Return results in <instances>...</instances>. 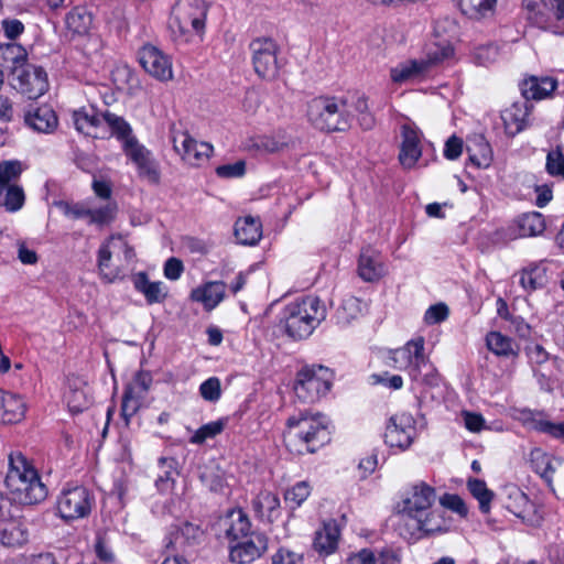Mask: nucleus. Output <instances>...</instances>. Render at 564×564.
Returning <instances> with one entry per match:
<instances>
[{
	"instance_id": "obj_59",
	"label": "nucleus",
	"mask_w": 564,
	"mask_h": 564,
	"mask_svg": "<svg viewBox=\"0 0 564 564\" xmlns=\"http://www.w3.org/2000/svg\"><path fill=\"white\" fill-rule=\"evenodd\" d=\"M498 57V47L495 45H484L475 50L474 58L477 64L488 66Z\"/></svg>"
},
{
	"instance_id": "obj_45",
	"label": "nucleus",
	"mask_w": 564,
	"mask_h": 564,
	"mask_svg": "<svg viewBox=\"0 0 564 564\" xmlns=\"http://www.w3.org/2000/svg\"><path fill=\"white\" fill-rule=\"evenodd\" d=\"M104 119L110 127L112 134H115L123 143L128 139H137L133 137L130 124L122 118L111 112H106Z\"/></svg>"
},
{
	"instance_id": "obj_17",
	"label": "nucleus",
	"mask_w": 564,
	"mask_h": 564,
	"mask_svg": "<svg viewBox=\"0 0 564 564\" xmlns=\"http://www.w3.org/2000/svg\"><path fill=\"white\" fill-rule=\"evenodd\" d=\"M436 495L433 487L425 482L414 485L411 495L402 501V517L405 521L411 518L423 513L431 508L435 501Z\"/></svg>"
},
{
	"instance_id": "obj_8",
	"label": "nucleus",
	"mask_w": 564,
	"mask_h": 564,
	"mask_svg": "<svg viewBox=\"0 0 564 564\" xmlns=\"http://www.w3.org/2000/svg\"><path fill=\"white\" fill-rule=\"evenodd\" d=\"M249 50L254 73L265 80L276 79L283 65L278 57V43L271 37H257L250 42Z\"/></svg>"
},
{
	"instance_id": "obj_16",
	"label": "nucleus",
	"mask_w": 564,
	"mask_h": 564,
	"mask_svg": "<svg viewBox=\"0 0 564 564\" xmlns=\"http://www.w3.org/2000/svg\"><path fill=\"white\" fill-rule=\"evenodd\" d=\"M415 429L411 415L402 413L393 415L387 425L384 442L390 447L406 449L413 441Z\"/></svg>"
},
{
	"instance_id": "obj_24",
	"label": "nucleus",
	"mask_w": 564,
	"mask_h": 564,
	"mask_svg": "<svg viewBox=\"0 0 564 564\" xmlns=\"http://www.w3.org/2000/svg\"><path fill=\"white\" fill-rule=\"evenodd\" d=\"M25 123L39 132H51L57 126V117L48 106L37 107L29 110L24 117Z\"/></svg>"
},
{
	"instance_id": "obj_54",
	"label": "nucleus",
	"mask_w": 564,
	"mask_h": 564,
	"mask_svg": "<svg viewBox=\"0 0 564 564\" xmlns=\"http://www.w3.org/2000/svg\"><path fill=\"white\" fill-rule=\"evenodd\" d=\"M93 403V395L87 384L73 389V414L88 409Z\"/></svg>"
},
{
	"instance_id": "obj_53",
	"label": "nucleus",
	"mask_w": 564,
	"mask_h": 564,
	"mask_svg": "<svg viewBox=\"0 0 564 564\" xmlns=\"http://www.w3.org/2000/svg\"><path fill=\"white\" fill-rule=\"evenodd\" d=\"M76 47L80 50L85 56H91L101 47V41L96 34L87 33L86 35H78L76 39Z\"/></svg>"
},
{
	"instance_id": "obj_14",
	"label": "nucleus",
	"mask_w": 564,
	"mask_h": 564,
	"mask_svg": "<svg viewBox=\"0 0 564 564\" xmlns=\"http://www.w3.org/2000/svg\"><path fill=\"white\" fill-rule=\"evenodd\" d=\"M230 546V561L238 564H249L261 557L268 550V539L263 533L251 532L247 538L236 541Z\"/></svg>"
},
{
	"instance_id": "obj_9",
	"label": "nucleus",
	"mask_w": 564,
	"mask_h": 564,
	"mask_svg": "<svg viewBox=\"0 0 564 564\" xmlns=\"http://www.w3.org/2000/svg\"><path fill=\"white\" fill-rule=\"evenodd\" d=\"M28 540L29 531L22 517L14 514L10 498L0 492V545L15 549Z\"/></svg>"
},
{
	"instance_id": "obj_56",
	"label": "nucleus",
	"mask_w": 564,
	"mask_h": 564,
	"mask_svg": "<svg viewBox=\"0 0 564 564\" xmlns=\"http://www.w3.org/2000/svg\"><path fill=\"white\" fill-rule=\"evenodd\" d=\"M545 167L549 174L564 178V155L560 148L547 153Z\"/></svg>"
},
{
	"instance_id": "obj_34",
	"label": "nucleus",
	"mask_w": 564,
	"mask_h": 564,
	"mask_svg": "<svg viewBox=\"0 0 564 564\" xmlns=\"http://www.w3.org/2000/svg\"><path fill=\"white\" fill-rule=\"evenodd\" d=\"M519 283L527 292L543 288L547 283L546 269L540 264H530L519 273Z\"/></svg>"
},
{
	"instance_id": "obj_6",
	"label": "nucleus",
	"mask_w": 564,
	"mask_h": 564,
	"mask_svg": "<svg viewBox=\"0 0 564 564\" xmlns=\"http://www.w3.org/2000/svg\"><path fill=\"white\" fill-rule=\"evenodd\" d=\"M208 7L204 0H178L171 13L170 29L175 37L188 42L194 34H202Z\"/></svg>"
},
{
	"instance_id": "obj_64",
	"label": "nucleus",
	"mask_w": 564,
	"mask_h": 564,
	"mask_svg": "<svg viewBox=\"0 0 564 564\" xmlns=\"http://www.w3.org/2000/svg\"><path fill=\"white\" fill-rule=\"evenodd\" d=\"M95 552L97 557L105 563L112 562L115 558L109 543L102 534H98L96 538Z\"/></svg>"
},
{
	"instance_id": "obj_48",
	"label": "nucleus",
	"mask_w": 564,
	"mask_h": 564,
	"mask_svg": "<svg viewBox=\"0 0 564 564\" xmlns=\"http://www.w3.org/2000/svg\"><path fill=\"white\" fill-rule=\"evenodd\" d=\"M226 426V420H217L202 425L191 437V443L203 444L206 440L220 434Z\"/></svg>"
},
{
	"instance_id": "obj_5",
	"label": "nucleus",
	"mask_w": 564,
	"mask_h": 564,
	"mask_svg": "<svg viewBox=\"0 0 564 564\" xmlns=\"http://www.w3.org/2000/svg\"><path fill=\"white\" fill-rule=\"evenodd\" d=\"M134 249L121 237L111 236L98 251V269L104 280H122L131 270Z\"/></svg>"
},
{
	"instance_id": "obj_13",
	"label": "nucleus",
	"mask_w": 564,
	"mask_h": 564,
	"mask_svg": "<svg viewBox=\"0 0 564 564\" xmlns=\"http://www.w3.org/2000/svg\"><path fill=\"white\" fill-rule=\"evenodd\" d=\"M327 369L318 366L316 367H304L297 372L295 392L299 398L304 399L307 402H313L321 395L327 393L330 389V382L323 379L319 372L326 371Z\"/></svg>"
},
{
	"instance_id": "obj_23",
	"label": "nucleus",
	"mask_w": 564,
	"mask_h": 564,
	"mask_svg": "<svg viewBox=\"0 0 564 564\" xmlns=\"http://www.w3.org/2000/svg\"><path fill=\"white\" fill-rule=\"evenodd\" d=\"M340 531L336 521L325 522L323 528L315 532L313 546L322 555L334 553L338 545Z\"/></svg>"
},
{
	"instance_id": "obj_40",
	"label": "nucleus",
	"mask_w": 564,
	"mask_h": 564,
	"mask_svg": "<svg viewBox=\"0 0 564 564\" xmlns=\"http://www.w3.org/2000/svg\"><path fill=\"white\" fill-rule=\"evenodd\" d=\"M24 191L19 185L4 186L0 191V206L8 212H18L24 205Z\"/></svg>"
},
{
	"instance_id": "obj_44",
	"label": "nucleus",
	"mask_w": 564,
	"mask_h": 564,
	"mask_svg": "<svg viewBox=\"0 0 564 564\" xmlns=\"http://www.w3.org/2000/svg\"><path fill=\"white\" fill-rule=\"evenodd\" d=\"M75 500L74 508V518H85L87 517L94 503V498L90 492L85 487H75L73 488V501Z\"/></svg>"
},
{
	"instance_id": "obj_58",
	"label": "nucleus",
	"mask_w": 564,
	"mask_h": 564,
	"mask_svg": "<svg viewBox=\"0 0 564 564\" xmlns=\"http://www.w3.org/2000/svg\"><path fill=\"white\" fill-rule=\"evenodd\" d=\"M441 505L462 517H466L468 513V508L465 501L458 495L445 494L441 500Z\"/></svg>"
},
{
	"instance_id": "obj_27",
	"label": "nucleus",
	"mask_w": 564,
	"mask_h": 564,
	"mask_svg": "<svg viewBox=\"0 0 564 564\" xmlns=\"http://www.w3.org/2000/svg\"><path fill=\"white\" fill-rule=\"evenodd\" d=\"M405 524L413 529L412 535L415 534V531L429 535L446 530L445 520L435 511L426 513L424 518H422V513L417 514L408 520Z\"/></svg>"
},
{
	"instance_id": "obj_20",
	"label": "nucleus",
	"mask_w": 564,
	"mask_h": 564,
	"mask_svg": "<svg viewBox=\"0 0 564 564\" xmlns=\"http://www.w3.org/2000/svg\"><path fill=\"white\" fill-rule=\"evenodd\" d=\"M531 105L527 100L514 101L501 112L506 133L514 137L525 128Z\"/></svg>"
},
{
	"instance_id": "obj_31",
	"label": "nucleus",
	"mask_w": 564,
	"mask_h": 564,
	"mask_svg": "<svg viewBox=\"0 0 564 564\" xmlns=\"http://www.w3.org/2000/svg\"><path fill=\"white\" fill-rule=\"evenodd\" d=\"M487 348L496 356L516 358L519 355V346L513 340L499 332H490L486 336Z\"/></svg>"
},
{
	"instance_id": "obj_50",
	"label": "nucleus",
	"mask_w": 564,
	"mask_h": 564,
	"mask_svg": "<svg viewBox=\"0 0 564 564\" xmlns=\"http://www.w3.org/2000/svg\"><path fill=\"white\" fill-rule=\"evenodd\" d=\"M212 153V144L207 142H197L193 138V145L189 147L188 153L185 154L184 160L191 164H199L202 161L207 160Z\"/></svg>"
},
{
	"instance_id": "obj_55",
	"label": "nucleus",
	"mask_w": 564,
	"mask_h": 564,
	"mask_svg": "<svg viewBox=\"0 0 564 564\" xmlns=\"http://www.w3.org/2000/svg\"><path fill=\"white\" fill-rule=\"evenodd\" d=\"M202 398L209 402H216L221 395V384L217 377H210L199 387Z\"/></svg>"
},
{
	"instance_id": "obj_30",
	"label": "nucleus",
	"mask_w": 564,
	"mask_h": 564,
	"mask_svg": "<svg viewBox=\"0 0 564 564\" xmlns=\"http://www.w3.org/2000/svg\"><path fill=\"white\" fill-rule=\"evenodd\" d=\"M555 458L541 448H533L530 452V464L532 469L545 480L552 488L553 475L556 467L553 465Z\"/></svg>"
},
{
	"instance_id": "obj_46",
	"label": "nucleus",
	"mask_w": 564,
	"mask_h": 564,
	"mask_svg": "<svg viewBox=\"0 0 564 564\" xmlns=\"http://www.w3.org/2000/svg\"><path fill=\"white\" fill-rule=\"evenodd\" d=\"M73 122L78 132L88 137H96L99 120L94 113L73 111Z\"/></svg>"
},
{
	"instance_id": "obj_32",
	"label": "nucleus",
	"mask_w": 564,
	"mask_h": 564,
	"mask_svg": "<svg viewBox=\"0 0 564 564\" xmlns=\"http://www.w3.org/2000/svg\"><path fill=\"white\" fill-rule=\"evenodd\" d=\"M426 72L425 62H422V59H410L392 68L390 75L394 83H404L419 79Z\"/></svg>"
},
{
	"instance_id": "obj_15",
	"label": "nucleus",
	"mask_w": 564,
	"mask_h": 564,
	"mask_svg": "<svg viewBox=\"0 0 564 564\" xmlns=\"http://www.w3.org/2000/svg\"><path fill=\"white\" fill-rule=\"evenodd\" d=\"M139 62L147 73L161 82H167L173 78L170 57L151 44L140 48Z\"/></svg>"
},
{
	"instance_id": "obj_26",
	"label": "nucleus",
	"mask_w": 564,
	"mask_h": 564,
	"mask_svg": "<svg viewBox=\"0 0 564 564\" xmlns=\"http://www.w3.org/2000/svg\"><path fill=\"white\" fill-rule=\"evenodd\" d=\"M134 288L142 293L148 304L162 303L167 292L163 282H151L145 272H139L133 280Z\"/></svg>"
},
{
	"instance_id": "obj_47",
	"label": "nucleus",
	"mask_w": 564,
	"mask_h": 564,
	"mask_svg": "<svg viewBox=\"0 0 564 564\" xmlns=\"http://www.w3.org/2000/svg\"><path fill=\"white\" fill-rule=\"evenodd\" d=\"M311 486L307 481H299L284 494L285 503L292 509L300 507L311 495Z\"/></svg>"
},
{
	"instance_id": "obj_60",
	"label": "nucleus",
	"mask_w": 564,
	"mask_h": 564,
	"mask_svg": "<svg viewBox=\"0 0 564 564\" xmlns=\"http://www.w3.org/2000/svg\"><path fill=\"white\" fill-rule=\"evenodd\" d=\"M448 316V307L444 303H437L430 306L425 314L424 321L426 324L433 325L445 321Z\"/></svg>"
},
{
	"instance_id": "obj_33",
	"label": "nucleus",
	"mask_w": 564,
	"mask_h": 564,
	"mask_svg": "<svg viewBox=\"0 0 564 564\" xmlns=\"http://www.w3.org/2000/svg\"><path fill=\"white\" fill-rule=\"evenodd\" d=\"M520 237H535L544 232L546 225L539 212L525 213L516 220Z\"/></svg>"
},
{
	"instance_id": "obj_62",
	"label": "nucleus",
	"mask_w": 564,
	"mask_h": 564,
	"mask_svg": "<svg viewBox=\"0 0 564 564\" xmlns=\"http://www.w3.org/2000/svg\"><path fill=\"white\" fill-rule=\"evenodd\" d=\"M139 406V399L132 395V391L130 389L126 390L122 398L121 414L127 422H129L130 417H132L137 413Z\"/></svg>"
},
{
	"instance_id": "obj_7",
	"label": "nucleus",
	"mask_w": 564,
	"mask_h": 564,
	"mask_svg": "<svg viewBox=\"0 0 564 564\" xmlns=\"http://www.w3.org/2000/svg\"><path fill=\"white\" fill-rule=\"evenodd\" d=\"M19 51L23 54L14 57L17 65L11 70V85L29 99H37L48 89L47 74L42 67L26 63V56L21 46Z\"/></svg>"
},
{
	"instance_id": "obj_41",
	"label": "nucleus",
	"mask_w": 564,
	"mask_h": 564,
	"mask_svg": "<svg viewBox=\"0 0 564 564\" xmlns=\"http://www.w3.org/2000/svg\"><path fill=\"white\" fill-rule=\"evenodd\" d=\"M506 508L516 517L524 519L532 508V503L523 491L512 488L508 494Z\"/></svg>"
},
{
	"instance_id": "obj_61",
	"label": "nucleus",
	"mask_w": 564,
	"mask_h": 564,
	"mask_svg": "<svg viewBox=\"0 0 564 564\" xmlns=\"http://www.w3.org/2000/svg\"><path fill=\"white\" fill-rule=\"evenodd\" d=\"M172 142L174 150L184 159L188 149L193 145V138L186 131H172Z\"/></svg>"
},
{
	"instance_id": "obj_12",
	"label": "nucleus",
	"mask_w": 564,
	"mask_h": 564,
	"mask_svg": "<svg viewBox=\"0 0 564 564\" xmlns=\"http://www.w3.org/2000/svg\"><path fill=\"white\" fill-rule=\"evenodd\" d=\"M218 536H224L230 542L239 541L251 533V522L246 512L240 508L229 509L213 524Z\"/></svg>"
},
{
	"instance_id": "obj_18",
	"label": "nucleus",
	"mask_w": 564,
	"mask_h": 564,
	"mask_svg": "<svg viewBox=\"0 0 564 564\" xmlns=\"http://www.w3.org/2000/svg\"><path fill=\"white\" fill-rule=\"evenodd\" d=\"M402 143L399 153V161L405 169L415 165L422 155L420 132L411 124H403L401 128Z\"/></svg>"
},
{
	"instance_id": "obj_52",
	"label": "nucleus",
	"mask_w": 564,
	"mask_h": 564,
	"mask_svg": "<svg viewBox=\"0 0 564 564\" xmlns=\"http://www.w3.org/2000/svg\"><path fill=\"white\" fill-rule=\"evenodd\" d=\"M116 210L115 204H107L104 207L87 210L85 216L88 218V223L105 225L115 218Z\"/></svg>"
},
{
	"instance_id": "obj_42",
	"label": "nucleus",
	"mask_w": 564,
	"mask_h": 564,
	"mask_svg": "<svg viewBox=\"0 0 564 564\" xmlns=\"http://www.w3.org/2000/svg\"><path fill=\"white\" fill-rule=\"evenodd\" d=\"M454 50L452 45L446 42H436L427 46L426 57L422 62L426 63V69L430 67L441 64L453 56Z\"/></svg>"
},
{
	"instance_id": "obj_22",
	"label": "nucleus",
	"mask_w": 564,
	"mask_h": 564,
	"mask_svg": "<svg viewBox=\"0 0 564 564\" xmlns=\"http://www.w3.org/2000/svg\"><path fill=\"white\" fill-rule=\"evenodd\" d=\"M226 292V284L221 281H210L194 289L191 299L204 305L206 311L214 310L223 300Z\"/></svg>"
},
{
	"instance_id": "obj_37",
	"label": "nucleus",
	"mask_w": 564,
	"mask_h": 564,
	"mask_svg": "<svg viewBox=\"0 0 564 564\" xmlns=\"http://www.w3.org/2000/svg\"><path fill=\"white\" fill-rule=\"evenodd\" d=\"M463 14L479 20L494 13L496 0H456Z\"/></svg>"
},
{
	"instance_id": "obj_25",
	"label": "nucleus",
	"mask_w": 564,
	"mask_h": 564,
	"mask_svg": "<svg viewBox=\"0 0 564 564\" xmlns=\"http://www.w3.org/2000/svg\"><path fill=\"white\" fill-rule=\"evenodd\" d=\"M555 88L556 82L549 77L540 80L536 77H531L520 84L521 95L528 102L547 97Z\"/></svg>"
},
{
	"instance_id": "obj_36",
	"label": "nucleus",
	"mask_w": 564,
	"mask_h": 564,
	"mask_svg": "<svg viewBox=\"0 0 564 564\" xmlns=\"http://www.w3.org/2000/svg\"><path fill=\"white\" fill-rule=\"evenodd\" d=\"M365 308L366 304H364L358 297L348 296L344 299L341 305L336 312L337 323L343 326L349 325L352 321L359 318L364 314Z\"/></svg>"
},
{
	"instance_id": "obj_19",
	"label": "nucleus",
	"mask_w": 564,
	"mask_h": 564,
	"mask_svg": "<svg viewBox=\"0 0 564 564\" xmlns=\"http://www.w3.org/2000/svg\"><path fill=\"white\" fill-rule=\"evenodd\" d=\"M388 268L382 260V256L371 249H362L358 261L359 276L367 282H375L384 276Z\"/></svg>"
},
{
	"instance_id": "obj_28",
	"label": "nucleus",
	"mask_w": 564,
	"mask_h": 564,
	"mask_svg": "<svg viewBox=\"0 0 564 564\" xmlns=\"http://www.w3.org/2000/svg\"><path fill=\"white\" fill-rule=\"evenodd\" d=\"M235 236L241 245H256L262 236V226L258 218L246 216L235 224Z\"/></svg>"
},
{
	"instance_id": "obj_35",
	"label": "nucleus",
	"mask_w": 564,
	"mask_h": 564,
	"mask_svg": "<svg viewBox=\"0 0 564 564\" xmlns=\"http://www.w3.org/2000/svg\"><path fill=\"white\" fill-rule=\"evenodd\" d=\"M204 531L198 524L192 522H183L180 527H175L169 536L166 547H173L177 543H194L202 539Z\"/></svg>"
},
{
	"instance_id": "obj_3",
	"label": "nucleus",
	"mask_w": 564,
	"mask_h": 564,
	"mask_svg": "<svg viewBox=\"0 0 564 564\" xmlns=\"http://www.w3.org/2000/svg\"><path fill=\"white\" fill-rule=\"evenodd\" d=\"M326 318V307L316 296H304L289 303L282 312L286 335L293 339L307 338Z\"/></svg>"
},
{
	"instance_id": "obj_38",
	"label": "nucleus",
	"mask_w": 564,
	"mask_h": 564,
	"mask_svg": "<svg viewBox=\"0 0 564 564\" xmlns=\"http://www.w3.org/2000/svg\"><path fill=\"white\" fill-rule=\"evenodd\" d=\"M253 508L261 517H267L269 521H273L279 514L280 499L275 494L263 490L253 500Z\"/></svg>"
},
{
	"instance_id": "obj_49",
	"label": "nucleus",
	"mask_w": 564,
	"mask_h": 564,
	"mask_svg": "<svg viewBox=\"0 0 564 564\" xmlns=\"http://www.w3.org/2000/svg\"><path fill=\"white\" fill-rule=\"evenodd\" d=\"M531 425L535 431L564 442V421L556 423L544 419H533Z\"/></svg>"
},
{
	"instance_id": "obj_43",
	"label": "nucleus",
	"mask_w": 564,
	"mask_h": 564,
	"mask_svg": "<svg viewBox=\"0 0 564 564\" xmlns=\"http://www.w3.org/2000/svg\"><path fill=\"white\" fill-rule=\"evenodd\" d=\"M467 485L470 494L478 500L480 511L488 513L494 492L489 490L486 482L480 479H469Z\"/></svg>"
},
{
	"instance_id": "obj_29",
	"label": "nucleus",
	"mask_w": 564,
	"mask_h": 564,
	"mask_svg": "<svg viewBox=\"0 0 564 564\" xmlns=\"http://www.w3.org/2000/svg\"><path fill=\"white\" fill-rule=\"evenodd\" d=\"M466 151L471 164L478 169H486L492 162V150L489 142L482 137L477 135L467 144Z\"/></svg>"
},
{
	"instance_id": "obj_1",
	"label": "nucleus",
	"mask_w": 564,
	"mask_h": 564,
	"mask_svg": "<svg viewBox=\"0 0 564 564\" xmlns=\"http://www.w3.org/2000/svg\"><path fill=\"white\" fill-rule=\"evenodd\" d=\"M6 487L11 499L20 505H34L43 501L47 496L46 486L33 464L21 453L9 455V469L6 477Z\"/></svg>"
},
{
	"instance_id": "obj_57",
	"label": "nucleus",
	"mask_w": 564,
	"mask_h": 564,
	"mask_svg": "<svg viewBox=\"0 0 564 564\" xmlns=\"http://www.w3.org/2000/svg\"><path fill=\"white\" fill-rule=\"evenodd\" d=\"M246 173V162L239 160L232 164H224L216 169V174L223 178H237Z\"/></svg>"
},
{
	"instance_id": "obj_63",
	"label": "nucleus",
	"mask_w": 564,
	"mask_h": 564,
	"mask_svg": "<svg viewBox=\"0 0 564 564\" xmlns=\"http://www.w3.org/2000/svg\"><path fill=\"white\" fill-rule=\"evenodd\" d=\"M272 564H304L303 556L289 549L281 547L272 556Z\"/></svg>"
},
{
	"instance_id": "obj_4",
	"label": "nucleus",
	"mask_w": 564,
	"mask_h": 564,
	"mask_svg": "<svg viewBox=\"0 0 564 564\" xmlns=\"http://www.w3.org/2000/svg\"><path fill=\"white\" fill-rule=\"evenodd\" d=\"M306 116L311 124L326 132H341L350 128L352 115L348 100L319 96L307 104Z\"/></svg>"
},
{
	"instance_id": "obj_11",
	"label": "nucleus",
	"mask_w": 564,
	"mask_h": 564,
	"mask_svg": "<svg viewBox=\"0 0 564 564\" xmlns=\"http://www.w3.org/2000/svg\"><path fill=\"white\" fill-rule=\"evenodd\" d=\"M124 154L135 165L139 177L151 184L160 181V169L152 152L141 144L138 139H128L122 144Z\"/></svg>"
},
{
	"instance_id": "obj_51",
	"label": "nucleus",
	"mask_w": 564,
	"mask_h": 564,
	"mask_svg": "<svg viewBox=\"0 0 564 564\" xmlns=\"http://www.w3.org/2000/svg\"><path fill=\"white\" fill-rule=\"evenodd\" d=\"M93 17L85 8L73 9V34L86 35L91 26Z\"/></svg>"
},
{
	"instance_id": "obj_10",
	"label": "nucleus",
	"mask_w": 564,
	"mask_h": 564,
	"mask_svg": "<svg viewBox=\"0 0 564 564\" xmlns=\"http://www.w3.org/2000/svg\"><path fill=\"white\" fill-rule=\"evenodd\" d=\"M384 364L398 370L410 369V375L416 378L421 367L426 364L423 337L412 339L401 348L389 350L384 356Z\"/></svg>"
},
{
	"instance_id": "obj_21",
	"label": "nucleus",
	"mask_w": 564,
	"mask_h": 564,
	"mask_svg": "<svg viewBox=\"0 0 564 564\" xmlns=\"http://www.w3.org/2000/svg\"><path fill=\"white\" fill-rule=\"evenodd\" d=\"M25 411L26 406L21 395L0 389V423H18L24 417Z\"/></svg>"
},
{
	"instance_id": "obj_2",
	"label": "nucleus",
	"mask_w": 564,
	"mask_h": 564,
	"mask_svg": "<svg viewBox=\"0 0 564 564\" xmlns=\"http://www.w3.org/2000/svg\"><path fill=\"white\" fill-rule=\"evenodd\" d=\"M284 443L291 452L315 453L330 441L326 417L319 413L301 412L288 419Z\"/></svg>"
},
{
	"instance_id": "obj_39",
	"label": "nucleus",
	"mask_w": 564,
	"mask_h": 564,
	"mask_svg": "<svg viewBox=\"0 0 564 564\" xmlns=\"http://www.w3.org/2000/svg\"><path fill=\"white\" fill-rule=\"evenodd\" d=\"M199 479L206 488L214 492L221 491L226 484L225 473L214 463L203 466Z\"/></svg>"
}]
</instances>
